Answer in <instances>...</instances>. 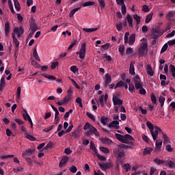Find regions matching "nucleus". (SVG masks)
<instances>
[{
    "instance_id": "1",
    "label": "nucleus",
    "mask_w": 175,
    "mask_h": 175,
    "mask_svg": "<svg viewBox=\"0 0 175 175\" xmlns=\"http://www.w3.org/2000/svg\"><path fill=\"white\" fill-rule=\"evenodd\" d=\"M116 138L117 139V140H118L119 142H121V143H124V144H121L120 145H118V147H120V148H132V146H134L133 145V142H135V138H133V137H132L131 135L129 134H126L124 135H122L121 134H118L116 133L115 135ZM129 144V145H126Z\"/></svg>"
},
{
    "instance_id": "2",
    "label": "nucleus",
    "mask_w": 175,
    "mask_h": 175,
    "mask_svg": "<svg viewBox=\"0 0 175 175\" xmlns=\"http://www.w3.org/2000/svg\"><path fill=\"white\" fill-rule=\"evenodd\" d=\"M146 126L150 131L153 140H157L158 139V135L159 133H162V129L158 126H154V124L150 121L146 122Z\"/></svg>"
},
{
    "instance_id": "3",
    "label": "nucleus",
    "mask_w": 175,
    "mask_h": 175,
    "mask_svg": "<svg viewBox=\"0 0 175 175\" xmlns=\"http://www.w3.org/2000/svg\"><path fill=\"white\" fill-rule=\"evenodd\" d=\"M113 154L119 162L122 163V161H124V157H125L124 149L121 148L120 146H117V148L113 150Z\"/></svg>"
},
{
    "instance_id": "4",
    "label": "nucleus",
    "mask_w": 175,
    "mask_h": 175,
    "mask_svg": "<svg viewBox=\"0 0 175 175\" xmlns=\"http://www.w3.org/2000/svg\"><path fill=\"white\" fill-rule=\"evenodd\" d=\"M148 44L146 42L143 43L138 49V54L139 57H146L148 53Z\"/></svg>"
},
{
    "instance_id": "5",
    "label": "nucleus",
    "mask_w": 175,
    "mask_h": 175,
    "mask_svg": "<svg viewBox=\"0 0 175 175\" xmlns=\"http://www.w3.org/2000/svg\"><path fill=\"white\" fill-rule=\"evenodd\" d=\"M77 55H79L81 59L85 58V43L81 44V49L79 52H76Z\"/></svg>"
},
{
    "instance_id": "6",
    "label": "nucleus",
    "mask_w": 175,
    "mask_h": 175,
    "mask_svg": "<svg viewBox=\"0 0 175 175\" xmlns=\"http://www.w3.org/2000/svg\"><path fill=\"white\" fill-rule=\"evenodd\" d=\"M34 153L35 148H29L22 152V156L23 158H25L26 157H31V155H33Z\"/></svg>"
},
{
    "instance_id": "7",
    "label": "nucleus",
    "mask_w": 175,
    "mask_h": 175,
    "mask_svg": "<svg viewBox=\"0 0 175 175\" xmlns=\"http://www.w3.org/2000/svg\"><path fill=\"white\" fill-rule=\"evenodd\" d=\"M68 95L64 97L63 99V103H68L70 99H72V95H73V92L72 91V88H69L67 91Z\"/></svg>"
},
{
    "instance_id": "8",
    "label": "nucleus",
    "mask_w": 175,
    "mask_h": 175,
    "mask_svg": "<svg viewBox=\"0 0 175 175\" xmlns=\"http://www.w3.org/2000/svg\"><path fill=\"white\" fill-rule=\"evenodd\" d=\"M107 99H109V95L107 94H106L105 96L102 95L100 96L99 103H100L101 107H105V103H107Z\"/></svg>"
},
{
    "instance_id": "9",
    "label": "nucleus",
    "mask_w": 175,
    "mask_h": 175,
    "mask_svg": "<svg viewBox=\"0 0 175 175\" xmlns=\"http://www.w3.org/2000/svg\"><path fill=\"white\" fill-rule=\"evenodd\" d=\"M114 106H122L124 101L118 98L117 96H113L112 98Z\"/></svg>"
},
{
    "instance_id": "10",
    "label": "nucleus",
    "mask_w": 175,
    "mask_h": 175,
    "mask_svg": "<svg viewBox=\"0 0 175 175\" xmlns=\"http://www.w3.org/2000/svg\"><path fill=\"white\" fill-rule=\"evenodd\" d=\"M12 38L13 39V42H14V44H15V47H16L15 53H17V51H18V47L20 46V42H18V40L16 38V33H12Z\"/></svg>"
},
{
    "instance_id": "11",
    "label": "nucleus",
    "mask_w": 175,
    "mask_h": 175,
    "mask_svg": "<svg viewBox=\"0 0 175 175\" xmlns=\"http://www.w3.org/2000/svg\"><path fill=\"white\" fill-rule=\"evenodd\" d=\"M99 166L102 170H106L107 169H111L113 167V165L110 163H102L99 164Z\"/></svg>"
},
{
    "instance_id": "12",
    "label": "nucleus",
    "mask_w": 175,
    "mask_h": 175,
    "mask_svg": "<svg viewBox=\"0 0 175 175\" xmlns=\"http://www.w3.org/2000/svg\"><path fill=\"white\" fill-rule=\"evenodd\" d=\"M30 33L33 35L36 31H38V25L35 22H33L30 24Z\"/></svg>"
},
{
    "instance_id": "13",
    "label": "nucleus",
    "mask_w": 175,
    "mask_h": 175,
    "mask_svg": "<svg viewBox=\"0 0 175 175\" xmlns=\"http://www.w3.org/2000/svg\"><path fill=\"white\" fill-rule=\"evenodd\" d=\"M110 83H111V76L109 74H106L105 75V85L104 87L105 88H107L109 84H110Z\"/></svg>"
},
{
    "instance_id": "14",
    "label": "nucleus",
    "mask_w": 175,
    "mask_h": 175,
    "mask_svg": "<svg viewBox=\"0 0 175 175\" xmlns=\"http://www.w3.org/2000/svg\"><path fill=\"white\" fill-rule=\"evenodd\" d=\"M135 64H136L135 62L131 61L130 63V68H129V73L131 75V76H135Z\"/></svg>"
},
{
    "instance_id": "15",
    "label": "nucleus",
    "mask_w": 175,
    "mask_h": 175,
    "mask_svg": "<svg viewBox=\"0 0 175 175\" xmlns=\"http://www.w3.org/2000/svg\"><path fill=\"white\" fill-rule=\"evenodd\" d=\"M69 161V157L68 156H65L63 158H62L59 166V167H64L65 166V163Z\"/></svg>"
},
{
    "instance_id": "16",
    "label": "nucleus",
    "mask_w": 175,
    "mask_h": 175,
    "mask_svg": "<svg viewBox=\"0 0 175 175\" xmlns=\"http://www.w3.org/2000/svg\"><path fill=\"white\" fill-rule=\"evenodd\" d=\"M135 40H136V34L135 33L131 34V36H129V40L128 42L129 46H133Z\"/></svg>"
},
{
    "instance_id": "17",
    "label": "nucleus",
    "mask_w": 175,
    "mask_h": 175,
    "mask_svg": "<svg viewBox=\"0 0 175 175\" xmlns=\"http://www.w3.org/2000/svg\"><path fill=\"white\" fill-rule=\"evenodd\" d=\"M4 31H5V36H9V33L10 32V25L9 22H6L5 23Z\"/></svg>"
},
{
    "instance_id": "18",
    "label": "nucleus",
    "mask_w": 175,
    "mask_h": 175,
    "mask_svg": "<svg viewBox=\"0 0 175 175\" xmlns=\"http://www.w3.org/2000/svg\"><path fill=\"white\" fill-rule=\"evenodd\" d=\"M146 72L149 76H151V77H152V76H154V71L152 70V67H151V65H150V64L147 65Z\"/></svg>"
},
{
    "instance_id": "19",
    "label": "nucleus",
    "mask_w": 175,
    "mask_h": 175,
    "mask_svg": "<svg viewBox=\"0 0 175 175\" xmlns=\"http://www.w3.org/2000/svg\"><path fill=\"white\" fill-rule=\"evenodd\" d=\"M14 33H21L23 35V33H24V28H23V27H15L13 30Z\"/></svg>"
},
{
    "instance_id": "20",
    "label": "nucleus",
    "mask_w": 175,
    "mask_h": 175,
    "mask_svg": "<svg viewBox=\"0 0 175 175\" xmlns=\"http://www.w3.org/2000/svg\"><path fill=\"white\" fill-rule=\"evenodd\" d=\"M162 143H163V141L162 139H158L156 141V148L155 150H158V151H161V148L162 147Z\"/></svg>"
},
{
    "instance_id": "21",
    "label": "nucleus",
    "mask_w": 175,
    "mask_h": 175,
    "mask_svg": "<svg viewBox=\"0 0 175 175\" xmlns=\"http://www.w3.org/2000/svg\"><path fill=\"white\" fill-rule=\"evenodd\" d=\"M126 20L129 23V27H133V18H132L131 14H127Z\"/></svg>"
},
{
    "instance_id": "22",
    "label": "nucleus",
    "mask_w": 175,
    "mask_h": 175,
    "mask_svg": "<svg viewBox=\"0 0 175 175\" xmlns=\"http://www.w3.org/2000/svg\"><path fill=\"white\" fill-rule=\"evenodd\" d=\"M152 16H154V13L153 12H150V14H148L145 19V23L146 24H148V23L151 22V20H152Z\"/></svg>"
},
{
    "instance_id": "23",
    "label": "nucleus",
    "mask_w": 175,
    "mask_h": 175,
    "mask_svg": "<svg viewBox=\"0 0 175 175\" xmlns=\"http://www.w3.org/2000/svg\"><path fill=\"white\" fill-rule=\"evenodd\" d=\"M83 31L84 32H87L88 33H91V32H95L98 31V27L96 28H83Z\"/></svg>"
},
{
    "instance_id": "24",
    "label": "nucleus",
    "mask_w": 175,
    "mask_h": 175,
    "mask_svg": "<svg viewBox=\"0 0 175 175\" xmlns=\"http://www.w3.org/2000/svg\"><path fill=\"white\" fill-rule=\"evenodd\" d=\"M165 166H168L170 169H174L175 163L172 161H167L165 162Z\"/></svg>"
},
{
    "instance_id": "25",
    "label": "nucleus",
    "mask_w": 175,
    "mask_h": 175,
    "mask_svg": "<svg viewBox=\"0 0 175 175\" xmlns=\"http://www.w3.org/2000/svg\"><path fill=\"white\" fill-rule=\"evenodd\" d=\"M33 57L36 61L40 62V57H39V55H38V51H36V48H35L33 51Z\"/></svg>"
},
{
    "instance_id": "26",
    "label": "nucleus",
    "mask_w": 175,
    "mask_h": 175,
    "mask_svg": "<svg viewBox=\"0 0 175 175\" xmlns=\"http://www.w3.org/2000/svg\"><path fill=\"white\" fill-rule=\"evenodd\" d=\"M8 3L11 13H12V14H16V11H14V8H13V3H12V0H8Z\"/></svg>"
},
{
    "instance_id": "27",
    "label": "nucleus",
    "mask_w": 175,
    "mask_h": 175,
    "mask_svg": "<svg viewBox=\"0 0 175 175\" xmlns=\"http://www.w3.org/2000/svg\"><path fill=\"white\" fill-rule=\"evenodd\" d=\"M120 125V122L113 120L108 124L109 128H114L116 126Z\"/></svg>"
},
{
    "instance_id": "28",
    "label": "nucleus",
    "mask_w": 175,
    "mask_h": 175,
    "mask_svg": "<svg viewBox=\"0 0 175 175\" xmlns=\"http://www.w3.org/2000/svg\"><path fill=\"white\" fill-rule=\"evenodd\" d=\"M134 83L136 90H140V88H143V84L140 81H136L134 82Z\"/></svg>"
},
{
    "instance_id": "29",
    "label": "nucleus",
    "mask_w": 175,
    "mask_h": 175,
    "mask_svg": "<svg viewBox=\"0 0 175 175\" xmlns=\"http://www.w3.org/2000/svg\"><path fill=\"white\" fill-rule=\"evenodd\" d=\"M152 148H146L144 150L143 155H148V154H151L152 152Z\"/></svg>"
},
{
    "instance_id": "30",
    "label": "nucleus",
    "mask_w": 175,
    "mask_h": 175,
    "mask_svg": "<svg viewBox=\"0 0 175 175\" xmlns=\"http://www.w3.org/2000/svg\"><path fill=\"white\" fill-rule=\"evenodd\" d=\"M90 150H92V151L95 152L96 155L98 154V149H96L95 144H94V142H90Z\"/></svg>"
},
{
    "instance_id": "31",
    "label": "nucleus",
    "mask_w": 175,
    "mask_h": 175,
    "mask_svg": "<svg viewBox=\"0 0 175 175\" xmlns=\"http://www.w3.org/2000/svg\"><path fill=\"white\" fill-rule=\"evenodd\" d=\"M91 130H92V133H94V135H95V136H96L97 137H99V136H100V135L99 134V132L98 131V129H96L95 126H93Z\"/></svg>"
},
{
    "instance_id": "32",
    "label": "nucleus",
    "mask_w": 175,
    "mask_h": 175,
    "mask_svg": "<svg viewBox=\"0 0 175 175\" xmlns=\"http://www.w3.org/2000/svg\"><path fill=\"white\" fill-rule=\"evenodd\" d=\"M76 43H77V40L73 39V40L71 41V43H70V44L69 45V46H68V50L70 51V50H71L72 49H73V47H75V46L76 45Z\"/></svg>"
},
{
    "instance_id": "33",
    "label": "nucleus",
    "mask_w": 175,
    "mask_h": 175,
    "mask_svg": "<svg viewBox=\"0 0 175 175\" xmlns=\"http://www.w3.org/2000/svg\"><path fill=\"white\" fill-rule=\"evenodd\" d=\"M94 5H95V2H94V1H87V2H85L83 4V8H88V6H94Z\"/></svg>"
},
{
    "instance_id": "34",
    "label": "nucleus",
    "mask_w": 175,
    "mask_h": 175,
    "mask_svg": "<svg viewBox=\"0 0 175 175\" xmlns=\"http://www.w3.org/2000/svg\"><path fill=\"white\" fill-rule=\"evenodd\" d=\"M159 135H162L163 139L164 140V143H168L169 142V137H167V135H166V134L163 133L162 130H161V133H159Z\"/></svg>"
},
{
    "instance_id": "35",
    "label": "nucleus",
    "mask_w": 175,
    "mask_h": 175,
    "mask_svg": "<svg viewBox=\"0 0 175 175\" xmlns=\"http://www.w3.org/2000/svg\"><path fill=\"white\" fill-rule=\"evenodd\" d=\"M25 137H26V139H28L29 140H31V142H35V140H36V138H35V137L28 133L25 134Z\"/></svg>"
},
{
    "instance_id": "36",
    "label": "nucleus",
    "mask_w": 175,
    "mask_h": 175,
    "mask_svg": "<svg viewBox=\"0 0 175 175\" xmlns=\"http://www.w3.org/2000/svg\"><path fill=\"white\" fill-rule=\"evenodd\" d=\"M100 140L103 144H110L111 143V141L109 138H101Z\"/></svg>"
},
{
    "instance_id": "37",
    "label": "nucleus",
    "mask_w": 175,
    "mask_h": 175,
    "mask_svg": "<svg viewBox=\"0 0 175 175\" xmlns=\"http://www.w3.org/2000/svg\"><path fill=\"white\" fill-rule=\"evenodd\" d=\"M5 77H1V83H0V91H2L3 90V88L5 85Z\"/></svg>"
},
{
    "instance_id": "38",
    "label": "nucleus",
    "mask_w": 175,
    "mask_h": 175,
    "mask_svg": "<svg viewBox=\"0 0 175 175\" xmlns=\"http://www.w3.org/2000/svg\"><path fill=\"white\" fill-rule=\"evenodd\" d=\"M133 17L134 20L136 21L137 24L140 25V20H142L140 16H139V15H137V14H135L133 16Z\"/></svg>"
},
{
    "instance_id": "39",
    "label": "nucleus",
    "mask_w": 175,
    "mask_h": 175,
    "mask_svg": "<svg viewBox=\"0 0 175 175\" xmlns=\"http://www.w3.org/2000/svg\"><path fill=\"white\" fill-rule=\"evenodd\" d=\"M165 98L163 96H160L159 98V102L161 103V107H163V105L165 104Z\"/></svg>"
},
{
    "instance_id": "40",
    "label": "nucleus",
    "mask_w": 175,
    "mask_h": 175,
    "mask_svg": "<svg viewBox=\"0 0 175 175\" xmlns=\"http://www.w3.org/2000/svg\"><path fill=\"white\" fill-rule=\"evenodd\" d=\"M123 169L125 172H129V170L132 169V166H131L129 163H126L123 165Z\"/></svg>"
},
{
    "instance_id": "41",
    "label": "nucleus",
    "mask_w": 175,
    "mask_h": 175,
    "mask_svg": "<svg viewBox=\"0 0 175 175\" xmlns=\"http://www.w3.org/2000/svg\"><path fill=\"white\" fill-rule=\"evenodd\" d=\"M75 102L77 103H78L79 107H83V100H81V98L80 97H77L75 100Z\"/></svg>"
},
{
    "instance_id": "42",
    "label": "nucleus",
    "mask_w": 175,
    "mask_h": 175,
    "mask_svg": "<svg viewBox=\"0 0 175 175\" xmlns=\"http://www.w3.org/2000/svg\"><path fill=\"white\" fill-rule=\"evenodd\" d=\"M72 136L75 139H77V137H80V132L79 131H75L72 133Z\"/></svg>"
},
{
    "instance_id": "43",
    "label": "nucleus",
    "mask_w": 175,
    "mask_h": 175,
    "mask_svg": "<svg viewBox=\"0 0 175 175\" xmlns=\"http://www.w3.org/2000/svg\"><path fill=\"white\" fill-rule=\"evenodd\" d=\"M94 126H92V124H90V123H86L83 127L84 131H87V129L91 130L92 129V127Z\"/></svg>"
},
{
    "instance_id": "44",
    "label": "nucleus",
    "mask_w": 175,
    "mask_h": 175,
    "mask_svg": "<svg viewBox=\"0 0 175 175\" xmlns=\"http://www.w3.org/2000/svg\"><path fill=\"white\" fill-rule=\"evenodd\" d=\"M100 150H101L102 152H104V154H109V152H110L109 148L105 147H100Z\"/></svg>"
},
{
    "instance_id": "45",
    "label": "nucleus",
    "mask_w": 175,
    "mask_h": 175,
    "mask_svg": "<svg viewBox=\"0 0 175 175\" xmlns=\"http://www.w3.org/2000/svg\"><path fill=\"white\" fill-rule=\"evenodd\" d=\"M167 47H169V45L167 44V43L165 44L161 50V54H163V53H165V51L167 50Z\"/></svg>"
},
{
    "instance_id": "46",
    "label": "nucleus",
    "mask_w": 175,
    "mask_h": 175,
    "mask_svg": "<svg viewBox=\"0 0 175 175\" xmlns=\"http://www.w3.org/2000/svg\"><path fill=\"white\" fill-rule=\"evenodd\" d=\"M142 12H144L145 13H148V12H150V8H148V5H144L142 6Z\"/></svg>"
},
{
    "instance_id": "47",
    "label": "nucleus",
    "mask_w": 175,
    "mask_h": 175,
    "mask_svg": "<svg viewBox=\"0 0 175 175\" xmlns=\"http://www.w3.org/2000/svg\"><path fill=\"white\" fill-rule=\"evenodd\" d=\"M150 99L154 105L157 104V97L155 96V94H152L150 96Z\"/></svg>"
},
{
    "instance_id": "48",
    "label": "nucleus",
    "mask_w": 175,
    "mask_h": 175,
    "mask_svg": "<svg viewBox=\"0 0 175 175\" xmlns=\"http://www.w3.org/2000/svg\"><path fill=\"white\" fill-rule=\"evenodd\" d=\"M37 68H41V70L42 72H47V69H49V66H40V65H38V66H37Z\"/></svg>"
},
{
    "instance_id": "49",
    "label": "nucleus",
    "mask_w": 175,
    "mask_h": 175,
    "mask_svg": "<svg viewBox=\"0 0 175 175\" xmlns=\"http://www.w3.org/2000/svg\"><path fill=\"white\" fill-rule=\"evenodd\" d=\"M122 14L125 16V14H126V5H125V4H123L122 5Z\"/></svg>"
},
{
    "instance_id": "50",
    "label": "nucleus",
    "mask_w": 175,
    "mask_h": 175,
    "mask_svg": "<svg viewBox=\"0 0 175 175\" xmlns=\"http://www.w3.org/2000/svg\"><path fill=\"white\" fill-rule=\"evenodd\" d=\"M154 162H155V163H157L158 165H162L163 163H165V161L161 160L159 159H154Z\"/></svg>"
},
{
    "instance_id": "51",
    "label": "nucleus",
    "mask_w": 175,
    "mask_h": 175,
    "mask_svg": "<svg viewBox=\"0 0 175 175\" xmlns=\"http://www.w3.org/2000/svg\"><path fill=\"white\" fill-rule=\"evenodd\" d=\"M54 128H55V126L52 125L49 128L43 129V132H46V133L50 132V131H53V129H54Z\"/></svg>"
},
{
    "instance_id": "52",
    "label": "nucleus",
    "mask_w": 175,
    "mask_h": 175,
    "mask_svg": "<svg viewBox=\"0 0 175 175\" xmlns=\"http://www.w3.org/2000/svg\"><path fill=\"white\" fill-rule=\"evenodd\" d=\"M25 113L23 114V117L24 120L25 121H27V120H29V117H31V116H29V114H28V112H27V110H25Z\"/></svg>"
},
{
    "instance_id": "53",
    "label": "nucleus",
    "mask_w": 175,
    "mask_h": 175,
    "mask_svg": "<svg viewBox=\"0 0 175 175\" xmlns=\"http://www.w3.org/2000/svg\"><path fill=\"white\" fill-rule=\"evenodd\" d=\"M70 172H71V173H76L77 172V167H76V166L75 165H72L70 168H69Z\"/></svg>"
},
{
    "instance_id": "54",
    "label": "nucleus",
    "mask_w": 175,
    "mask_h": 175,
    "mask_svg": "<svg viewBox=\"0 0 175 175\" xmlns=\"http://www.w3.org/2000/svg\"><path fill=\"white\" fill-rule=\"evenodd\" d=\"M109 118H105V116L101 117V124H103L104 125H106Z\"/></svg>"
},
{
    "instance_id": "55",
    "label": "nucleus",
    "mask_w": 175,
    "mask_h": 175,
    "mask_svg": "<svg viewBox=\"0 0 175 175\" xmlns=\"http://www.w3.org/2000/svg\"><path fill=\"white\" fill-rule=\"evenodd\" d=\"M59 65V63L58 62H54L51 64V69L52 70H54L55 69V68H57V66H58Z\"/></svg>"
},
{
    "instance_id": "56",
    "label": "nucleus",
    "mask_w": 175,
    "mask_h": 175,
    "mask_svg": "<svg viewBox=\"0 0 175 175\" xmlns=\"http://www.w3.org/2000/svg\"><path fill=\"white\" fill-rule=\"evenodd\" d=\"M125 82H124V81H119L117 84H116V87H115V89H116V88H120V87H124V83Z\"/></svg>"
},
{
    "instance_id": "57",
    "label": "nucleus",
    "mask_w": 175,
    "mask_h": 175,
    "mask_svg": "<svg viewBox=\"0 0 175 175\" xmlns=\"http://www.w3.org/2000/svg\"><path fill=\"white\" fill-rule=\"evenodd\" d=\"M116 28L118 31H121L122 29V22L120 21L117 25H116Z\"/></svg>"
},
{
    "instance_id": "58",
    "label": "nucleus",
    "mask_w": 175,
    "mask_h": 175,
    "mask_svg": "<svg viewBox=\"0 0 175 175\" xmlns=\"http://www.w3.org/2000/svg\"><path fill=\"white\" fill-rule=\"evenodd\" d=\"M70 70H71V72H72V73H76V72L79 70V68H77L76 66H72Z\"/></svg>"
},
{
    "instance_id": "59",
    "label": "nucleus",
    "mask_w": 175,
    "mask_h": 175,
    "mask_svg": "<svg viewBox=\"0 0 175 175\" xmlns=\"http://www.w3.org/2000/svg\"><path fill=\"white\" fill-rule=\"evenodd\" d=\"M86 115L88 116V117L89 118H90V120H92V121H95V116H94V115L90 112H87Z\"/></svg>"
},
{
    "instance_id": "60",
    "label": "nucleus",
    "mask_w": 175,
    "mask_h": 175,
    "mask_svg": "<svg viewBox=\"0 0 175 175\" xmlns=\"http://www.w3.org/2000/svg\"><path fill=\"white\" fill-rule=\"evenodd\" d=\"M5 132H6L7 136H12L13 137H14V134H13V133L12 132V131H10V129H6Z\"/></svg>"
},
{
    "instance_id": "61",
    "label": "nucleus",
    "mask_w": 175,
    "mask_h": 175,
    "mask_svg": "<svg viewBox=\"0 0 175 175\" xmlns=\"http://www.w3.org/2000/svg\"><path fill=\"white\" fill-rule=\"evenodd\" d=\"M98 1L99 2L100 8H101V9H103V8L106 6V4L105 3V1L103 0H98Z\"/></svg>"
},
{
    "instance_id": "62",
    "label": "nucleus",
    "mask_w": 175,
    "mask_h": 175,
    "mask_svg": "<svg viewBox=\"0 0 175 175\" xmlns=\"http://www.w3.org/2000/svg\"><path fill=\"white\" fill-rule=\"evenodd\" d=\"M119 51L121 54V55H124V51L125 50V46H124V45H121L120 47H119Z\"/></svg>"
},
{
    "instance_id": "63",
    "label": "nucleus",
    "mask_w": 175,
    "mask_h": 175,
    "mask_svg": "<svg viewBox=\"0 0 175 175\" xmlns=\"http://www.w3.org/2000/svg\"><path fill=\"white\" fill-rule=\"evenodd\" d=\"M96 156L98 157V159H100V161H103V162L106 161V157H105V156H102L98 153L96 154Z\"/></svg>"
},
{
    "instance_id": "64",
    "label": "nucleus",
    "mask_w": 175,
    "mask_h": 175,
    "mask_svg": "<svg viewBox=\"0 0 175 175\" xmlns=\"http://www.w3.org/2000/svg\"><path fill=\"white\" fill-rule=\"evenodd\" d=\"M53 142H49L47 144V145L44 148V150H49V148H51L53 147Z\"/></svg>"
}]
</instances>
